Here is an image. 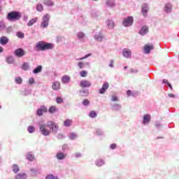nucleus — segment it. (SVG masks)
<instances>
[{
    "label": "nucleus",
    "instance_id": "1",
    "mask_svg": "<svg viewBox=\"0 0 179 179\" xmlns=\"http://www.w3.org/2000/svg\"><path fill=\"white\" fill-rule=\"evenodd\" d=\"M48 128H50V129H51L53 132H57V131H58V126L57 124L52 121H48L47 124L40 125L39 129L42 135L44 136H48L51 134V131L48 129Z\"/></svg>",
    "mask_w": 179,
    "mask_h": 179
},
{
    "label": "nucleus",
    "instance_id": "2",
    "mask_svg": "<svg viewBox=\"0 0 179 179\" xmlns=\"http://www.w3.org/2000/svg\"><path fill=\"white\" fill-rule=\"evenodd\" d=\"M54 48V44L39 41L36 44V51H46L47 50H52Z\"/></svg>",
    "mask_w": 179,
    "mask_h": 179
},
{
    "label": "nucleus",
    "instance_id": "3",
    "mask_svg": "<svg viewBox=\"0 0 179 179\" xmlns=\"http://www.w3.org/2000/svg\"><path fill=\"white\" fill-rule=\"evenodd\" d=\"M20 17H22V14L19 11H11L7 15V19L10 22L19 20Z\"/></svg>",
    "mask_w": 179,
    "mask_h": 179
},
{
    "label": "nucleus",
    "instance_id": "4",
    "mask_svg": "<svg viewBox=\"0 0 179 179\" xmlns=\"http://www.w3.org/2000/svg\"><path fill=\"white\" fill-rule=\"evenodd\" d=\"M50 22V15L45 14L43 17V22L41 24V27L45 29L48 26V22Z\"/></svg>",
    "mask_w": 179,
    "mask_h": 179
},
{
    "label": "nucleus",
    "instance_id": "5",
    "mask_svg": "<svg viewBox=\"0 0 179 179\" xmlns=\"http://www.w3.org/2000/svg\"><path fill=\"white\" fill-rule=\"evenodd\" d=\"M134 23V17H128L125 18L123 21V25L125 27H129V26H132Z\"/></svg>",
    "mask_w": 179,
    "mask_h": 179
},
{
    "label": "nucleus",
    "instance_id": "6",
    "mask_svg": "<svg viewBox=\"0 0 179 179\" xmlns=\"http://www.w3.org/2000/svg\"><path fill=\"white\" fill-rule=\"evenodd\" d=\"M14 54L15 57L22 58V57H24V55H26V52L22 48H18L15 50Z\"/></svg>",
    "mask_w": 179,
    "mask_h": 179
},
{
    "label": "nucleus",
    "instance_id": "7",
    "mask_svg": "<svg viewBox=\"0 0 179 179\" xmlns=\"http://www.w3.org/2000/svg\"><path fill=\"white\" fill-rule=\"evenodd\" d=\"M110 87V84L108 82H106L103 84L102 87L99 90V94H104L107 89Z\"/></svg>",
    "mask_w": 179,
    "mask_h": 179
},
{
    "label": "nucleus",
    "instance_id": "8",
    "mask_svg": "<svg viewBox=\"0 0 179 179\" xmlns=\"http://www.w3.org/2000/svg\"><path fill=\"white\" fill-rule=\"evenodd\" d=\"M80 86L83 88L90 87L92 83L87 80H83L80 82Z\"/></svg>",
    "mask_w": 179,
    "mask_h": 179
},
{
    "label": "nucleus",
    "instance_id": "9",
    "mask_svg": "<svg viewBox=\"0 0 179 179\" xmlns=\"http://www.w3.org/2000/svg\"><path fill=\"white\" fill-rule=\"evenodd\" d=\"M147 33H149V27L148 25H145L138 31V34L141 36H145Z\"/></svg>",
    "mask_w": 179,
    "mask_h": 179
},
{
    "label": "nucleus",
    "instance_id": "10",
    "mask_svg": "<svg viewBox=\"0 0 179 179\" xmlns=\"http://www.w3.org/2000/svg\"><path fill=\"white\" fill-rule=\"evenodd\" d=\"M153 48H155V46H153V45L146 44L145 45H144L145 54H150V51H152Z\"/></svg>",
    "mask_w": 179,
    "mask_h": 179
},
{
    "label": "nucleus",
    "instance_id": "11",
    "mask_svg": "<svg viewBox=\"0 0 179 179\" xmlns=\"http://www.w3.org/2000/svg\"><path fill=\"white\" fill-rule=\"evenodd\" d=\"M52 89L53 90H59L61 89V83L59 81H55L52 85Z\"/></svg>",
    "mask_w": 179,
    "mask_h": 179
},
{
    "label": "nucleus",
    "instance_id": "12",
    "mask_svg": "<svg viewBox=\"0 0 179 179\" xmlns=\"http://www.w3.org/2000/svg\"><path fill=\"white\" fill-rule=\"evenodd\" d=\"M151 119L152 117L150 116V115H145L143 116V124H144V125H147V124H149V122H150Z\"/></svg>",
    "mask_w": 179,
    "mask_h": 179
},
{
    "label": "nucleus",
    "instance_id": "13",
    "mask_svg": "<svg viewBox=\"0 0 179 179\" xmlns=\"http://www.w3.org/2000/svg\"><path fill=\"white\" fill-rule=\"evenodd\" d=\"M9 43V39L6 36H1L0 38V44L1 45H6V43Z\"/></svg>",
    "mask_w": 179,
    "mask_h": 179
},
{
    "label": "nucleus",
    "instance_id": "14",
    "mask_svg": "<svg viewBox=\"0 0 179 179\" xmlns=\"http://www.w3.org/2000/svg\"><path fill=\"white\" fill-rule=\"evenodd\" d=\"M131 50L129 49H124L123 55L125 58H129L131 57Z\"/></svg>",
    "mask_w": 179,
    "mask_h": 179
},
{
    "label": "nucleus",
    "instance_id": "15",
    "mask_svg": "<svg viewBox=\"0 0 179 179\" xmlns=\"http://www.w3.org/2000/svg\"><path fill=\"white\" fill-rule=\"evenodd\" d=\"M164 10L166 13H170V12H171V4L170 3L165 4Z\"/></svg>",
    "mask_w": 179,
    "mask_h": 179
},
{
    "label": "nucleus",
    "instance_id": "16",
    "mask_svg": "<svg viewBox=\"0 0 179 179\" xmlns=\"http://www.w3.org/2000/svg\"><path fill=\"white\" fill-rule=\"evenodd\" d=\"M57 111H58V109L55 106H52L48 109V112L50 113V114H54V113H57Z\"/></svg>",
    "mask_w": 179,
    "mask_h": 179
},
{
    "label": "nucleus",
    "instance_id": "17",
    "mask_svg": "<svg viewBox=\"0 0 179 179\" xmlns=\"http://www.w3.org/2000/svg\"><path fill=\"white\" fill-rule=\"evenodd\" d=\"M148 5L147 4L143 5L142 8V14L143 16H146V15H148Z\"/></svg>",
    "mask_w": 179,
    "mask_h": 179
},
{
    "label": "nucleus",
    "instance_id": "18",
    "mask_svg": "<svg viewBox=\"0 0 179 179\" xmlns=\"http://www.w3.org/2000/svg\"><path fill=\"white\" fill-rule=\"evenodd\" d=\"M69 80H71V77H69V76H64L62 78V83H68Z\"/></svg>",
    "mask_w": 179,
    "mask_h": 179
},
{
    "label": "nucleus",
    "instance_id": "19",
    "mask_svg": "<svg viewBox=\"0 0 179 179\" xmlns=\"http://www.w3.org/2000/svg\"><path fill=\"white\" fill-rule=\"evenodd\" d=\"M27 175L24 173H19L16 176L15 179H27Z\"/></svg>",
    "mask_w": 179,
    "mask_h": 179
},
{
    "label": "nucleus",
    "instance_id": "20",
    "mask_svg": "<svg viewBox=\"0 0 179 179\" xmlns=\"http://www.w3.org/2000/svg\"><path fill=\"white\" fill-rule=\"evenodd\" d=\"M106 6L108 8H113V6H115V3L112 0H107L106 1Z\"/></svg>",
    "mask_w": 179,
    "mask_h": 179
},
{
    "label": "nucleus",
    "instance_id": "21",
    "mask_svg": "<svg viewBox=\"0 0 179 179\" xmlns=\"http://www.w3.org/2000/svg\"><path fill=\"white\" fill-rule=\"evenodd\" d=\"M43 71V66H38L37 68H36L34 71H33V73H40V72H41Z\"/></svg>",
    "mask_w": 179,
    "mask_h": 179
},
{
    "label": "nucleus",
    "instance_id": "22",
    "mask_svg": "<svg viewBox=\"0 0 179 179\" xmlns=\"http://www.w3.org/2000/svg\"><path fill=\"white\" fill-rule=\"evenodd\" d=\"M64 127H71L72 125V120L67 119L64 122Z\"/></svg>",
    "mask_w": 179,
    "mask_h": 179
},
{
    "label": "nucleus",
    "instance_id": "23",
    "mask_svg": "<svg viewBox=\"0 0 179 179\" xmlns=\"http://www.w3.org/2000/svg\"><path fill=\"white\" fill-rule=\"evenodd\" d=\"M94 38L96 41H103V34L95 35Z\"/></svg>",
    "mask_w": 179,
    "mask_h": 179
},
{
    "label": "nucleus",
    "instance_id": "24",
    "mask_svg": "<svg viewBox=\"0 0 179 179\" xmlns=\"http://www.w3.org/2000/svg\"><path fill=\"white\" fill-rule=\"evenodd\" d=\"M108 27H109V29H113L115 24H114V21L111 20H108L106 22Z\"/></svg>",
    "mask_w": 179,
    "mask_h": 179
},
{
    "label": "nucleus",
    "instance_id": "25",
    "mask_svg": "<svg viewBox=\"0 0 179 179\" xmlns=\"http://www.w3.org/2000/svg\"><path fill=\"white\" fill-rule=\"evenodd\" d=\"M57 159L59 160H64V159H65V155L62 152H59L57 154Z\"/></svg>",
    "mask_w": 179,
    "mask_h": 179
},
{
    "label": "nucleus",
    "instance_id": "26",
    "mask_svg": "<svg viewBox=\"0 0 179 179\" xmlns=\"http://www.w3.org/2000/svg\"><path fill=\"white\" fill-rule=\"evenodd\" d=\"M6 62L7 64H13V62H15V60L13 59V57L9 56L6 57Z\"/></svg>",
    "mask_w": 179,
    "mask_h": 179
},
{
    "label": "nucleus",
    "instance_id": "27",
    "mask_svg": "<svg viewBox=\"0 0 179 179\" xmlns=\"http://www.w3.org/2000/svg\"><path fill=\"white\" fill-rule=\"evenodd\" d=\"M43 3L48 6H52V5H54V3L51 0H45Z\"/></svg>",
    "mask_w": 179,
    "mask_h": 179
},
{
    "label": "nucleus",
    "instance_id": "28",
    "mask_svg": "<svg viewBox=\"0 0 179 179\" xmlns=\"http://www.w3.org/2000/svg\"><path fill=\"white\" fill-rule=\"evenodd\" d=\"M36 22H37V17L33 18L31 19L27 24L28 26H33V24H34V23H36Z\"/></svg>",
    "mask_w": 179,
    "mask_h": 179
},
{
    "label": "nucleus",
    "instance_id": "29",
    "mask_svg": "<svg viewBox=\"0 0 179 179\" xmlns=\"http://www.w3.org/2000/svg\"><path fill=\"white\" fill-rule=\"evenodd\" d=\"M89 117H90V118H96L97 117V113L96 111L92 110L90 113Z\"/></svg>",
    "mask_w": 179,
    "mask_h": 179
},
{
    "label": "nucleus",
    "instance_id": "30",
    "mask_svg": "<svg viewBox=\"0 0 179 179\" xmlns=\"http://www.w3.org/2000/svg\"><path fill=\"white\" fill-rule=\"evenodd\" d=\"M22 69H23V71H29V63H24L22 65Z\"/></svg>",
    "mask_w": 179,
    "mask_h": 179
},
{
    "label": "nucleus",
    "instance_id": "31",
    "mask_svg": "<svg viewBox=\"0 0 179 179\" xmlns=\"http://www.w3.org/2000/svg\"><path fill=\"white\" fill-rule=\"evenodd\" d=\"M15 82L17 83V85H22L23 80L20 77H16L15 78Z\"/></svg>",
    "mask_w": 179,
    "mask_h": 179
},
{
    "label": "nucleus",
    "instance_id": "32",
    "mask_svg": "<svg viewBox=\"0 0 179 179\" xmlns=\"http://www.w3.org/2000/svg\"><path fill=\"white\" fill-rule=\"evenodd\" d=\"M80 75L82 78H86L87 76V71L83 70L80 72Z\"/></svg>",
    "mask_w": 179,
    "mask_h": 179
},
{
    "label": "nucleus",
    "instance_id": "33",
    "mask_svg": "<svg viewBox=\"0 0 179 179\" xmlns=\"http://www.w3.org/2000/svg\"><path fill=\"white\" fill-rule=\"evenodd\" d=\"M13 173H17V171H19V166H17V164H14L13 166Z\"/></svg>",
    "mask_w": 179,
    "mask_h": 179
},
{
    "label": "nucleus",
    "instance_id": "34",
    "mask_svg": "<svg viewBox=\"0 0 179 179\" xmlns=\"http://www.w3.org/2000/svg\"><path fill=\"white\" fill-rule=\"evenodd\" d=\"M27 159L29 160V162H33V160H34V156H33V155L31 154H28L27 156Z\"/></svg>",
    "mask_w": 179,
    "mask_h": 179
},
{
    "label": "nucleus",
    "instance_id": "35",
    "mask_svg": "<svg viewBox=\"0 0 179 179\" xmlns=\"http://www.w3.org/2000/svg\"><path fill=\"white\" fill-rule=\"evenodd\" d=\"M27 131L29 134H33V132H34L35 131V129H34V127L33 126H29L27 129Z\"/></svg>",
    "mask_w": 179,
    "mask_h": 179
},
{
    "label": "nucleus",
    "instance_id": "36",
    "mask_svg": "<svg viewBox=\"0 0 179 179\" xmlns=\"http://www.w3.org/2000/svg\"><path fill=\"white\" fill-rule=\"evenodd\" d=\"M89 57H92V53H89L84 56L83 57H80V59H78V61H83V59H86V58H89Z\"/></svg>",
    "mask_w": 179,
    "mask_h": 179
},
{
    "label": "nucleus",
    "instance_id": "37",
    "mask_svg": "<svg viewBox=\"0 0 179 179\" xmlns=\"http://www.w3.org/2000/svg\"><path fill=\"white\" fill-rule=\"evenodd\" d=\"M17 37H18V38H24V34L23 32H17Z\"/></svg>",
    "mask_w": 179,
    "mask_h": 179
},
{
    "label": "nucleus",
    "instance_id": "38",
    "mask_svg": "<svg viewBox=\"0 0 179 179\" xmlns=\"http://www.w3.org/2000/svg\"><path fill=\"white\" fill-rule=\"evenodd\" d=\"M36 9L37 10H38V12H41L44 9V7L41 4H38L36 6Z\"/></svg>",
    "mask_w": 179,
    "mask_h": 179
},
{
    "label": "nucleus",
    "instance_id": "39",
    "mask_svg": "<svg viewBox=\"0 0 179 179\" xmlns=\"http://www.w3.org/2000/svg\"><path fill=\"white\" fill-rule=\"evenodd\" d=\"M103 164H104V162H103V160L101 159H98L96 162V166H98V167H100L101 166H103Z\"/></svg>",
    "mask_w": 179,
    "mask_h": 179
},
{
    "label": "nucleus",
    "instance_id": "40",
    "mask_svg": "<svg viewBox=\"0 0 179 179\" xmlns=\"http://www.w3.org/2000/svg\"><path fill=\"white\" fill-rule=\"evenodd\" d=\"M45 179H58V178L54 176L52 174L48 175Z\"/></svg>",
    "mask_w": 179,
    "mask_h": 179
},
{
    "label": "nucleus",
    "instance_id": "41",
    "mask_svg": "<svg viewBox=\"0 0 179 179\" xmlns=\"http://www.w3.org/2000/svg\"><path fill=\"white\" fill-rule=\"evenodd\" d=\"M40 109L42 110L43 113H48V108L45 107V106H41Z\"/></svg>",
    "mask_w": 179,
    "mask_h": 179
},
{
    "label": "nucleus",
    "instance_id": "42",
    "mask_svg": "<svg viewBox=\"0 0 179 179\" xmlns=\"http://www.w3.org/2000/svg\"><path fill=\"white\" fill-rule=\"evenodd\" d=\"M113 108L115 111H117V110H120V108H121V105L115 104V106H113Z\"/></svg>",
    "mask_w": 179,
    "mask_h": 179
},
{
    "label": "nucleus",
    "instance_id": "43",
    "mask_svg": "<svg viewBox=\"0 0 179 179\" xmlns=\"http://www.w3.org/2000/svg\"><path fill=\"white\" fill-rule=\"evenodd\" d=\"M56 102L57 103V104H61L64 102V100L62 99V98L59 96L56 99Z\"/></svg>",
    "mask_w": 179,
    "mask_h": 179
},
{
    "label": "nucleus",
    "instance_id": "44",
    "mask_svg": "<svg viewBox=\"0 0 179 179\" xmlns=\"http://www.w3.org/2000/svg\"><path fill=\"white\" fill-rule=\"evenodd\" d=\"M81 96H88L89 95V91L87 90H83L80 91Z\"/></svg>",
    "mask_w": 179,
    "mask_h": 179
},
{
    "label": "nucleus",
    "instance_id": "45",
    "mask_svg": "<svg viewBox=\"0 0 179 179\" xmlns=\"http://www.w3.org/2000/svg\"><path fill=\"white\" fill-rule=\"evenodd\" d=\"M43 110L41 108H38L36 111V114L37 115H38V117H41V115H43Z\"/></svg>",
    "mask_w": 179,
    "mask_h": 179
},
{
    "label": "nucleus",
    "instance_id": "46",
    "mask_svg": "<svg viewBox=\"0 0 179 179\" xmlns=\"http://www.w3.org/2000/svg\"><path fill=\"white\" fill-rule=\"evenodd\" d=\"M90 103V101H89V99H84L83 101V106H89Z\"/></svg>",
    "mask_w": 179,
    "mask_h": 179
},
{
    "label": "nucleus",
    "instance_id": "47",
    "mask_svg": "<svg viewBox=\"0 0 179 179\" xmlns=\"http://www.w3.org/2000/svg\"><path fill=\"white\" fill-rule=\"evenodd\" d=\"M77 36L78 38H83V37H85V34L83 32H79Z\"/></svg>",
    "mask_w": 179,
    "mask_h": 179
},
{
    "label": "nucleus",
    "instance_id": "48",
    "mask_svg": "<svg viewBox=\"0 0 179 179\" xmlns=\"http://www.w3.org/2000/svg\"><path fill=\"white\" fill-rule=\"evenodd\" d=\"M69 138L71 140L76 139V134H75V133H71L69 136Z\"/></svg>",
    "mask_w": 179,
    "mask_h": 179
},
{
    "label": "nucleus",
    "instance_id": "49",
    "mask_svg": "<svg viewBox=\"0 0 179 179\" xmlns=\"http://www.w3.org/2000/svg\"><path fill=\"white\" fill-rule=\"evenodd\" d=\"M78 66H79V68H80V69H82V68H83V66H85V64L82 62H79Z\"/></svg>",
    "mask_w": 179,
    "mask_h": 179
},
{
    "label": "nucleus",
    "instance_id": "50",
    "mask_svg": "<svg viewBox=\"0 0 179 179\" xmlns=\"http://www.w3.org/2000/svg\"><path fill=\"white\" fill-rule=\"evenodd\" d=\"M110 149L114 150L117 148V144L113 143L110 145Z\"/></svg>",
    "mask_w": 179,
    "mask_h": 179
},
{
    "label": "nucleus",
    "instance_id": "51",
    "mask_svg": "<svg viewBox=\"0 0 179 179\" xmlns=\"http://www.w3.org/2000/svg\"><path fill=\"white\" fill-rule=\"evenodd\" d=\"M112 101H118V97L117 96H112Z\"/></svg>",
    "mask_w": 179,
    "mask_h": 179
},
{
    "label": "nucleus",
    "instance_id": "52",
    "mask_svg": "<svg viewBox=\"0 0 179 179\" xmlns=\"http://www.w3.org/2000/svg\"><path fill=\"white\" fill-rule=\"evenodd\" d=\"M29 85H33V83H34V78H29Z\"/></svg>",
    "mask_w": 179,
    "mask_h": 179
},
{
    "label": "nucleus",
    "instance_id": "53",
    "mask_svg": "<svg viewBox=\"0 0 179 179\" xmlns=\"http://www.w3.org/2000/svg\"><path fill=\"white\" fill-rule=\"evenodd\" d=\"M109 66L110 68H113L114 67V60H110V63L109 64Z\"/></svg>",
    "mask_w": 179,
    "mask_h": 179
},
{
    "label": "nucleus",
    "instance_id": "54",
    "mask_svg": "<svg viewBox=\"0 0 179 179\" xmlns=\"http://www.w3.org/2000/svg\"><path fill=\"white\" fill-rule=\"evenodd\" d=\"M127 96H131L132 94V91H131L130 90H129L127 92Z\"/></svg>",
    "mask_w": 179,
    "mask_h": 179
},
{
    "label": "nucleus",
    "instance_id": "55",
    "mask_svg": "<svg viewBox=\"0 0 179 179\" xmlns=\"http://www.w3.org/2000/svg\"><path fill=\"white\" fill-rule=\"evenodd\" d=\"M130 72L136 73V72H138V69H131Z\"/></svg>",
    "mask_w": 179,
    "mask_h": 179
},
{
    "label": "nucleus",
    "instance_id": "56",
    "mask_svg": "<svg viewBox=\"0 0 179 179\" xmlns=\"http://www.w3.org/2000/svg\"><path fill=\"white\" fill-rule=\"evenodd\" d=\"M5 28V24L3 22H0V29H3Z\"/></svg>",
    "mask_w": 179,
    "mask_h": 179
},
{
    "label": "nucleus",
    "instance_id": "57",
    "mask_svg": "<svg viewBox=\"0 0 179 179\" xmlns=\"http://www.w3.org/2000/svg\"><path fill=\"white\" fill-rule=\"evenodd\" d=\"M162 82H163V83H165V84L167 83V85H169V80H167L166 79H164Z\"/></svg>",
    "mask_w": 179,
    "mask_h": 179
},
{
    "label": "nucleus",
    "instance_id": "58",
    "mask_svg": "<svg viewBox=\"0 0 179 179\" xmlns=\"http://www.w3.org/2000/svg\"><path fill=\"white\" fill-rule=\"evenodd\" d=\"M169 97L173 98V97H176V96L174 94H169Z\"/></svg>",
    "mask_w": 179,
    "mask_h": 179
},
{
    "label": "nucleus",
    "instance_id": "59",
    "mask_svg": "<svg viewBox=\"0 0 179 179\" xmlns=\"http://www.w3.org/2000/svg\"><path fill=\"white\" fill-rule=\"evenodd\" d=\"M168 86L170 87L171 90H173V87L171 86V83H168Z\"/></svg>",
    "mask_w": 179,
    "mask_h": 179
},
{
    "label": "nucleus",
    "instance_id": "60",
    "mask_svg": "<svg viewBox=\"0 0 179 179\" xmlns=\"http://www.w3.org/2000/svg\"><path fill=\"white\" fill-rule=\"evenodd\" d=\"M1 52H3V48H2L1 46H0V53Z\"/></svg>",
    "mask_w": 179,
    "mask_h": 179
},
{
    "label": "nucleus",
    "instance_id": "61",
    "mask_svg": "<svg viewBox=\"0 0 179 179\" xmlns=\"http://www.w3.org/2000/svg\"><path fill=\"white\" fill-rule=\"evenodd\" d=\"M76 157H80V153H77V154H76Z\"/></svg>",
    "mask_w": 179,
    "mask_h": 179
},
{
    "label": "nucleus",
    "instance_id": "62",
    "mask_svg": "<svg viewBox=\"0 0 179 179\" xmlns=\"http://www.w3.org/2000/svg\"><path fill=\"white\" fill-rule=\"evenodd\" d=\"M58 41H61V38H58Z\"/></svg>",
    "mask_w": 179,
    "mask_h": 179
},
{
    "label": "nucleus",
    "instance_id": "63",
    "mask_svg": "<svg viewBox=\"0 0 179 179\" xmlns=\"http://www.w3.org/2000/svg\"><path fill=\"white\" fill-rule=\"evenodd\" d=\"M128 68V66H124V69H127Z\"/></svg>",
    "mask_w": 179,
    "mask_h": 179
},
{
    "label": "nucleus",
    "instance_id": "64",
    "mask_svg": "<svg viewBox=\"0 0 179 179\" xmlns=\"http://www.w3.org/2000/svg\"><path fill=\"white\" fill-rule=\"evenodd\" d=\"M92 1H97V0H92Z\"/></svg>",
    "mask_w": 179,
    "mask_h": 179
}]
</instances>
